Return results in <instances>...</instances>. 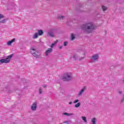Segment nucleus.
<instances>
[{
    "label": "nucleus",
    "instance_id": "15",
    "mask_svg": "<svg viewBox=\"0 0 124 124\" xmlns=\"http://www.w3.org/2000/svg\"><path fill=\"white\" fill-rule=\"evenodd\" d=\"M73 58L74 59V61H76V60H77V58H78V56H77V55L76 54H74Z\"/></svg>",
    "mask_w": 124,
    "mask_h": 124
},
{
    "label": "nucleus",
    "instance_id": "32",
    "mask_svg": "<svg viewBox=\"0 0 124 124\" xmlns=\"http://www.w3.org/2000/svg\"><path fill=\"white\" fill-rule=\"evenodd\" d=\"M62 46H59V49H62Z\"/></svg>",
    "mask_w": 124,
    "mask_h": 124
},
{
    "label": "nucleus",
    "instance_id": "33",
    "mask_svg": "<svg viewBox=\"0 0 124 124\" xmlns=\"http://www.w3.org/2000/svg\"><path fill=\"white\" fill-rule=\"evenodd\" d=\"M57 41H55V42H54V43H53V44H55V45H56V44H57Z\"/></svg>",
    "mask_w": 124,
    "mask_h": 124
},
{
    "label": "nucleus",
    "instance_id": "4",
    "mask_svg": "<svg viewBox=\"0 0 124 124\" xmlns=\"http://www.w3.org/2000/svg\"><path fill=\"white\" fill-rule=\"evenodd\" d=\"M62 80L65 82L70 81V80H71V75H69V74L67 73L64 74L62 78Z\"/></svg>",
    "mask_w": 124,
    "mask_h": 124
},
{
    "label": "nucleus",
    "instance_id": "3",
    "mask_svg": "<svg viewBox=\"0 0 124 124\" xmlns=\"http://www.w3.org/2000/svg\"><path fill=\"white\" fill-rule=\"evenodd\" d=\"M12 57H13V54L9 55L6 59H1L0 60V64H1V63H8L11 61Z\"/></svg>",
    "mask_w": 124,
    "mask_h": 124
},
{
    "label": "nucleus",
    "instance_id": "18",
    "mask_svg": "<svg viewBox=\"0 0 124 124\" xmlns=\"http://www.w3.org/2000/svg\"><path fill=\"white\" fill-rule=\"evenodd\" d=\"M64 18H65L64 16H59L58 17V18L60 19V20H63Z\"/></svg>",
    "mask_w": 124,
    "mask_h": 124
},
{
    "label": "nucleus",
    "instance_id": "17",
    "mask_svg": "<svg viewBox=\"0 0 124 124\" xmlns=\"http://www.w3.org/2000/svg\"><path fill=\"white\" fill-rule=\"evenodd\" d=\"M38 37V33L36 32L34 34V35L33 36V38H37Z\"/></svg>",
    "mask_w": 124,
    "mask_h": 124
},
{
    "label": "nucleus",
    "instance_id": "30",
    "mask_svg": "<svg viewBox=\"0 0 124 124\" xmlns=\"http://www.w3.org/2000/svg\"><path fill=\"white\" fill-rule=\"evenodd\" d=\"M63 124H68V121H65L63 122Z\"/></svg>",
    "mask_w": 124,
    "mask_h": 124
},
{
    "label": "nucleus",
    "instance_id": "22",
    "mask_svg": "<svg viewBox=\"0 0 124 124\" xmlns=\"http://www.w3.org/2000/svg\"><path fill=\"white\" fill-rule=\"evenodd\" d=\"M67 44H68V43L67 42H64L63 43V46H67Z\"/></svg>",
    "mask_w": 124,
    "mask_h": 124
},
{
    "label": "nucleus",
    "instance_id": "25",
    "mask_svg": "<svg viewBox=\"0 0 124 124\" xmlns=\"http://www.w3.org/2000/svg\"><path fill=\"white\" fill-rule=\"evenodd\" d=\"M84 59H85V57H80L79 59V61H82V60H84Z\"/></svg>",
    "mask_w": 124,
    "mask_h": 124
},
{
    "label": "nucleus",
    "instance_id": "20",
    "mask_svg": "<svg viewBox=\"0 0 124 124\" xmlns=\"http://www.w3.org/2000/svg\"><path fill=\"white\" fill-rule=\"evenodd\" d=\"M75 39V36H74V34H71V40H74Z\"/></svg>",
    "mask_w": 124,
    "mask_h": 124
},
{
    "label": "nucleus",
    "instance_id": "9",
    "mask_svg": "<svg viewBox=\"0 0 124 124\" xmlns=\"http://www.w3.org/2000/svg\"><path fill=\"white\" fill-rule=\"evenodd\" d=\"M15 40H16V39L15 38H14L11 41H8L7 42V45L8 46H10V45H11V44H12V43H13V42H15Z\"/></svg>",
    "mask_w": 124,
    "mask_h": 124
},
{
    "label": "nucleus",
    "instance_id": "24",
    "mask_svg": "<svg viewBox=\"0 0 124 124\" xmlns=\"http://www.w3.org/2000/svg\"><path fill=\"white\" fill-rule=\"evenodd\" d=\"M124 101V95L123 96V98L121 99V103H123Z\"/></svg>",
    "mask_w": 124,
    "mask_h": 124
},
{
    "label": "nucleus",
    "instance_id": "7",
    "mask_svg": "<svg viewBox=\"0 0 124 124\" xmlns=\"http://www.w3.org/2000/svg\"><path fill=\"white\" fill-rule=\"evenodd\" d=\"M86 90H87V87L84 86L79 92L78 95L80 96V95H82V94H83V93H84V92H85V91H86Z\"/></svg>",
    "mask_w": 124,
    "mask_h": 124
},
{
    "label": "nucleus",
    "instance_id": "19",
    "mask_svg": "<svg viewBox=\"0 0 124 124\" xmlns=\"http://www.w3.org/2000/svg\"><path fill=\"white\" fill-rule=\"evenodd\" d=\"M82 119L83 121H84V123H87V118H86V117L83 116L82 117Z\"/></svg>",
    "mask_w": 124,
    "mask_h": 124
},
{
    "label": "nucleus",
    "instance_id": "11",
    "mask_svg": "<svg viewBox=\"0 0 124 124\" xmlns=\"http://www.w3.org/2000/svg\"><path fill=\"white\" fill-rule=\"evenodd\" d=\"M92 124H96V118H93L91 121Z\"/></svg>",
    "mask_w": 124,
    "mask_h": 124
},
{
    "label": "nucleus",
    "instance_id": "10",
    "mask_svg": "<svg viewBox=\"0 0 124 124\" xmlns=\"http://www.w3.org/2000/svg\"><path fill=\"white\" fill-rule=\"evenodd\" d=\"M47 35H49V36H51V37H53L54 32H53L52 31H49L47 33Z\"/></svg>",
    "mask_w": 124,
    "mask_h": 124
},
{
    "label": "nucleus",
    "instance_id": "13",
    "mask_svg": "<svg viewBox=\"0 0 124 124\" xmlns=\"http://www.w3.org/2000/svg\"><path fill=\"white\" fill-rule=\"evenodd\" d=\"M37 33H38V35H42L44 33L43 31L38 30Z\"/></svg>",
    "mask_w": 124,
    "mask_h": 124
},
{
    "label": "nucleus",
    "instance_id": "28",
    "mask_svg": "<svg viewBox=\"0 0 124 124\" xmlns=\"http://www.w3.org/2000/svg\"><path fill=\"white\" fill-rule=\"evenodd\" d=\"M3 15L0 14V19H1V18H3Z\"/></svg>",
    "mask_w": 124,
    "mask_h": 124
},
{
    "label": "nucleus",
    "instance_id": "23",
    "mask_svg": "<svg viewBox=\"0 0 124 124\" xmlns=\"http://www.w3.org/2000/svg\"><path fill=\"white\" fill-rule=\"evenodd\" d=\"M5 22H6V19H3V20L0 21V23H5Z\"/></svg>",
    "mask_w": 124,
    "mask_h": 124
},
{
    "label": "nucleus",
    "instance_id": "35",
    "mask_svg": "<svg viewBox=\"0 0 124 124\" xmlns=\"http://www.w3.org/2000/svg\"><path fill=\"white\" fill-rule=\"evenodd\" d=\"M79 6L80 7H81V5H79Z\"/></svg>",
    "mask_w": 124,
    "mask_h": 124
},
{
    "label": "nucleus",
    "instance_id": "5",
    "mask_svg": "<svg viewBox=\"0 0 124 124\" xmlns=\"http://www.w3.org/2000/svg\"><path fill=\"white\" fill-rule=\"evenodd\" d=\"M98 59H99V56H98V54H96L92 56V57L91 58L92 61H94L95 62V61H98Z\"/></svg>",
    "mask_w": 124,
    "mask_h": 124
},
{
    "label": "nucleus",
    "instance_id": "1",
    "mask_svg": "<svg viewBox=\"0 0 124 124\" xmlns=\"http://www.w3.org/2000/svg\"><path fill=\"white\" fill-rule=\"evenodd\" d=\"M95 29V26L93 22H88L81 26V30L86 33H92Z\"/></svg>",
    "mask_w": 124,
    "mask_h": 124
},
{
    "label": "nucleus",
    "instance_id": "31",
    "mask_svg": "<svg viewBox=\"0 0 124 124\" xmlns=\"http://www.w3.org/2000/svg\"><path fill=\"white\" fill-rule=\"evenodd\" d=\"M43 87L44 88H46L47 85H44L43 86Z\"/></svg>",
    "mask_w": 124,
    "mask_h": 124
},
{
    "label": "nucleus",
    "instance_id": "8",
    "mask_svg": "<svg viewBox=\"0 0 124 124\" xmlns=\"http://www.w3.org/2000/svg\"><path fill=\"white\" fill-rule=\"evenodd\" d=\"M53 52V48H49L48 49V50H46V56H48L49 54H51Z\"/></svg>",
    "mask_w": 124,
    "mask_h": 124
},
{
    "label": "nucleus",
    "instance_id": "26",
    "mask_svg": "<svg viewBox=\"0 0 124 124\" xmlns=\"http://www.w3.org/2000/svg\"><path fill=\"white\" fill-rule=\"evenodd\" d=\"M77 102H79V100L77 99L74 101V103H77Z\"/></svg>",
    "mask_w": 124,
    "mask_h": 124
},
{
    "label": "nucleus",
    "instance_id": "21",
    "mask_svg": "<svg viewBox=\"0 0 124 124\" xmlns=\"http://www.w3.org/2000/svg\"><path fill=\"white\" fill-rule=\"evenodd\" d=\"M43 91V90L41 88H40L39 89V94H41V93H42V92Z\"/></svg>",
    "mask_w": 124,
    "mask_h": 124
},
{
    "label": "nucleus",
    "instance_id": "14",
    "mask_svg": "<svg viewBox=\"0 0 124 124\" xmlns=\"http://www.w3.org/2000/svg\"><path fill=\"white\" fill-rule=\"evenodd\" d=\"M102 9L103 11H106V10H107L108 8H107V7H106L104 5H102Z\"/></svg>",
    "mask_w": 124,
    "mask_h": 124
},
{
    "label": "nucleus",
    "instance_id": "34",
    "mask_svg": "<svg viewBox=\"0 0 124 124\" xmlns=\"http://www.w3.org/2000/svg\"><path fill=\"white\" fill-rule=\"evenodd\" d=\"M69 104H70V105L72 104V102H70L69 103Z\"/></svg>",
    "mask_w": 124,
    "mask_h": 124
},
{
    "label": "nucleus",
    "instance_id": "16",
    "mask_svg": "<svg viewBox=\"0 0 124 124\" xmlns=\"http://www.w3.org/2000/svg\"><path fill=\"white\" fill-rule=\"evenodd\" d=\"M80 105H81V103H78L77 104L75 105V107L76 108H78V107H80Z\"/></svg>",
    "mask_w": 124,
    "mask_h": 124
},
{
    "label": "nucleus",
    "instance_id": "27",
    "mask_svg": "<svg viewBox=\"0 0 124 124\" xmlns=\"http://www.w3.org/2000/svg\"><path fill=\"white\" fill-rule=\"evenodd\" d=\"M54 46H55V44L52 43V44H51L50 47H51V48H53Z\"/></svg>",
    "mask_w": 124,
    "mask_h": 124
},
{
    "label": "nucleus",
    "instance_id": "6",
    "mask_svg": "<svg viewBox=\"0 0 124 124\" xmlns=\"http://www.w3.org/2000/svg\"><path fill=\"white\" fill-rule=\"evenodd\" d=\"M36 108H37V103L35 102L31 106V110L32 111H35V110H36Z\"/></svg>",
    "mask_w": 124,
    "mask_h": 124
},
{
    "label": "nucleus",
    "instance_id": "29",
    "mask_svg": "<svg viewBox=\"0 0 124 124\" xmlns=\"http://www.w3.org/2000/svg\"><path fill=\"white\" fill-rule=\"evenodd\" d=\"M119 93L120 94H122V93H123V91H120L119 92Z\"/></svg>",
    "mask_w": 124,
    "mask_h": 124
},
{
    "label": "nucleus",
    "instance_id": "12",
    "mask_svg": "<svg viewBox=\"0 0 124 124\" xmlns=\"http://www.w3.org/2000/svg\"><path fill=\"white\" fill-rule=\"evenodd\" d=\"M63 114L65 116H67V117H69V116H73V113H68L66 112H64Z\"/></svg>",
    "mask_w": 124,
    "mask_h": 124
},
{
    "label": "nucleus",
    "instance_id": "2",
    "mask_svg": "<svg viewBox=\"0 0 124 124\" xmlns=\"http://www.w3.org/2000/svg\"><path fill=\"white\" fill-rule=\"evenodd\" d=\"M31 52L33 57H35V58H39V57H40L39 51H38V50H36V49H35L34 46H32L31 48Z\"/></svg>",
    "mask_w": 124,
    "mask_h": 124
}]
</instances>
